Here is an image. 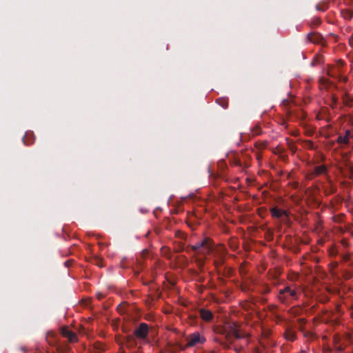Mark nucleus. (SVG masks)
<instances>
[{"instance_id":"obj_1","label":"nucleus","mask_w":353,"mask_h":353,"mask_svg":"<svg viewBox=\"0 0 353 353\" xmlns=\"http://www.w3.org/2000/svg\"><path fill=\"white\" fill-rule=\"evenodd\" d=\"M336 143L342 149L352 148L353 150V132L350 130H345L338 135Z\"/></svg>"},{"instance_id":"obj_2","label":"nucleus","mask_w":353,"mask_h":353,"mask_svg":"<svg viewBox=\"0 0 353 353\" xmlns=\"http://www.w3.org/2000/svg\"><path fill=\"white\" fill-rule=\"evenodd\" d=\"M193 248L195 250H198V253H201L203 255L209 254L213 250V245L208 238L203 239L201 243L194 245Z\"/></svg>"},{"instance_id":"obj_3","label":"nucleus","mask_w":353,"mask_h":353,"mask_svg":"<svg viewBox=\"0 0 353 353\" xmlns=\"http://www.w3.org/2000/svg\"><path fill=\"white\" fill-rule=\"evenodd\" d=\"M278 297L282 302L287 301L289 299H296V292L290 287H285L279 290Z\"/></svg>"},{"instance_id":"obj_4","label":"nucleus","mask_w":353,"mask_h":353,"mask_svg":"<svg viewBox=\"0 0 353 353\" xmlns=\"http://www.w3.org/2000/svg\"><path fill=\"white\" fill-rule=\"evenodd\" d=\"M134 335L140 339H146L148 334V325L145 323H141L134 330Z\"/></svg>"},{"instance_id":"obj_5","label":"nucleus","mask_w":353,"mask_h":353,"mask_svg":"<svg viewBox=\"0 0 353 353\" xmlns=\"http://www.w3.org/2000/svg\"><path fill=\"white\" fill-rule=\"evenodd\" d=\"M187 340V347H193L197 344L203 343V338L201 337L199 333L195 332L192 334L188 336L186 339Z\"/></svg>"},{"instance_id":"obj_6","label":"nucleus","mask_w":353,"mask_h":353,"mask_svg":"<svg viewBox=\"0 0 353 353\" xmlns=\"http://www.w3.org/2000/svg\"><path fill=\"white\" fill-rule=\"evenodd\" d=\"M61 332L62 336L67 338L70 343H74L77 341L76 333L70 330L67 327H62Z\"/></svg>"},{"instance_id":"obj_7","label":"nucleus","mask_w":353,"mask_h":353,"mask_svg":"<svg viewBox=\"0 0 353 353\" xmlns=\"http://www.w3.org/2000/svg\"><path fill=\"white\" fill-rule=\"evenodd\" d=\"M35 137L32 132H27L23 138V143L26 145L32 144L34 141Z\"/></svg>"},{"instance_id":"obj_8","label":"nucleus","mask_w":353,"mask_h":353,"mask_svg":"<svg viewBox=\"0 0 353 353\" xmlns=\"http://www.w3.org/2000/svg\"><path fill=\"white\" fill-rule=\"evenodd\" d=\"M200 316L205 321H210L213 317L212 313L210 310L205 309H201L200 310Z\"/></svg>"},{"instance_id":"obj_9","label":"nucleus","mask_w":353,"mask_h":353,"mask_svg":"<svg viewBox=\"0 0 353 353\" xmlns=\"http://www.w3.org/2000/svg\"><path fill=\"white\" fill-rule=\"evenodd\" d=\"M271 214L272 216L280 218L283 215H287V212L285 210H280L277 208H274L271 210Z\"/></svg>"},{"instance_id":"obj_10","label":"nucleus","mask_w":353,"mask_h":353,"mask_svg":"<svg viewBox=\"0 0 353 353\" xmlns=\"http://www.w3.org/2000/svg\"><path fill=\"white\" fill-rule=\"evenodd\" d=\"M307 39L311 42L317 43L321 40V36L319 34L313 32L307 34Z\"/></svg>"},{"instance_id":"obj_11","label":"nucleus","mask_w":353,"mask_h":353,"mask_svg":"<svg viewBox=\"0 0 353 353\" xmlns=\"http://www.w3.org/2000/svg\"><path fill=\"white\" fill-rule=\"evenodd\" d=\"M285 336L288 341H294L295 339L294 332L291 330H288L285 333Z\"/></svg>"},{"instance_id":"obj_12","label":"nucleus","mask_w":353,"mask_h":353,"mask_svg":"<svg viewBox=\"0 0 353 353\" xmlns=\"http://www.w3.org/2000/svg\"><path fill=\"white\" fill-rule=\"evenodd\" d=\"M325 172H326V167L323 165L316 166L315 168V174L316 175L323 174H325Z\"/></svg>"},{"instance_id":"obj_13","label":"nucleus","mask_w":353,"mask_h":353,"mask_svg":"<svg viewBox=\"0 0 353 353\" xmlns=\"http://www.w3.org/2000/svg\"><path fill=\"white\" fill-rule=\"evenodd\" d=\"M234 330H233V334L234 336L237 338L240 339L243 336V334L240 332V330L239 329V326L237 325H234Z\"/></svg>"},{"instance_id":"obj_14","label":"nucleus","mask_w":353,"mask_h":353,"mask_svg":"<svg viewBox=\"0 0 353 353\" xmlns=\"http://www.w3.org/2000/svg\"><path fill=\"white\" fill-rule=\"evenodd\" d=\"M94 263L98 265L99 267H103V260L99 257H95L94 259Z\"/></svg>"},{"instance_id":"obj_15","label":"nucleus","mask_w":353,"mask_h":353,"mask_svg":"<svg viewBox=\"0 0 353 353\" xmlns=\"http://www.w3.org/2000/svg\"><path fill=\"white\" fill-rule=\"evenodd\" d=\"M343 16L345 19H351L353 16V12L351 10H347L343 12Z\"/></svg>"},{"instance_id":"obj_16","label":"nucleus","mask_w":353,"mask_h":353,"mask_svg":"<svg viewBox=\"0 0 353 353\" xmlns=\"http://www.w3.org/2000/svg\"><path fill=\"white\" fill-rule=\"evenodd\" d=\"M148 255H149V251L147 249H144L141 254V256L142 258L148 257Z\"/></svg>"},{"instance_id":"obj_17","label":"nucleus","mask_w":353,"mask_h":353,"mask_svg":"<svg viewBox=\"0 0 353 353\" xmlns=\"http://www.w3.org/2000/svg\"><path fill=\"white\" fill-rule=\"evenodd\" d=\"M261 130L260 128L259 127H256L253 133L255 135L259 134L261 133Z\"/></svg>"},{"instance_id":"obj_18","label":"nucleus","mask_w":353,"mask_h":353,"mask_svg":"<svg viewBox=\"0 0 353 353\" xmlns=\"http://www.w3.org/2000/svg\"><path fill=\"white\" fill-rule=\"evenodd\" d=\"M316 8H317V9H318V10H321V11H323V10H325V8H326V5H325L323 8H321V7H320V6H319V5H318V6H316Z\"/></svg>"},{"instance_id":"obj_19","label":"nucleus","mask_w":353,"mask_h":353,"mask_svg":"<svg viewBox=\"0 0 353 353\" xmlns=\"http://www.w3.org/2000/svg\"><path fill=\"white\" fill-rule=\"evenodd\" d=\"M70 261H67L65 262V266H68L70 265Z\"/></svg>"},{"instance_id":"obj_20","label":"nucleus","mask_w":353,"mask_h":353,"mask_svg":"<svg viewBox=\"0 0 353 353\" xmlns=\"http://www.w3.org/2000/svg\"><path fill=\"white\" fill-rule=\"evenodd\" d=\"M103 297V295L101 294H100L99 296H98V298L100 299Z\"/></svg>"},{"instance_id":"obj_21","label":"nucleus","mask_w":353,"mask_h":353,"mask_svg":"<svg viewBox=\"0 0 353 353\" xmlns=\"http://www.w3.org/2000/svg\"><path fill=\"white\" fill-rule=\"evenodd\" d=\"M137 262H138V263H139V265H141V261H140V260H139V259H137Z\"/></svg>"},{"instance_id":"obj_22","label":"nucleus","mask_w":353,"mask_h":353,"mask_svg":"<svg viewBox=\"0 0 353 353\" xmlns=\"http://www.w3.org/2000/svg\"><path fill=\"white\" fill-rule=\"evenodd\" d=\"M225 105H223V107L225 108H227L228 105H227V102H225Z\"/></svg>"},{"instance_id":"obj_23","label":"nucleus","mask_w":353,"mask_h":353,"mask_svg":"<svg viewBox=\"0 0 353 353\" xmlns=\"http://www.w3.org/2000/svg\"><path fill=\"white\" fill-rule=\"evenodd\" d=\"M134 271H135L136 274H139V271H138V270H134Z\"/></svg>"},{"instance_id":"obj_24","label":"nucleus","mask_w":353,"mask_h":353,"mask_svg":"<svg viewBox=\"0 0 353 353\" xmlns=\"http://www.w3.org/2000/svg\"><path fill=\"white\" fill-rule=\"evenodd\" d=\"M264 147H265V145L261 144V146L260 147V148H264Z\"/></svg>"},{"instance_id":"obj_25","label":"nucleus","mask_w":353,"mask_h":353,"mask_svg":"<svg viewBox=\"0 0 353 353\" xmlns=\"http://www.w3.org/2000/svg\"><path fill=\"white\" fill-rule=\"evenodd\" d=\"M225 102H224V103H222L221 105L223 106V105H225Z\"/></svg>"}]
</instances>
